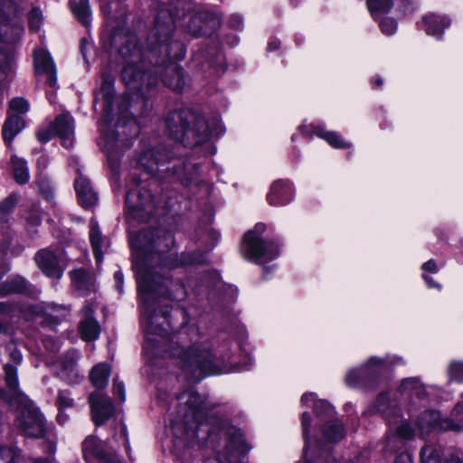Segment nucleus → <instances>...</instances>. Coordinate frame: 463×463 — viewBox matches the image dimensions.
<instances>
[{
	"mask_svg": "<svg viewBox=\"0 0 463 463\" xmlns=\"http://www.w3.org/2000/svg\"><path fill=\"white\" fill-rule=\"evenodd\" d=\"M176 13L162 7L158 12L153 30L148 35V57H161L162 64L149 67L144 60V53L134 33L124 35L116 34L115 41H120L118 53L122 59L121 80L129 91L134 93L121 98L118 103L120 117H127V109H130L131 116L139 114L137 106L144 103L145 90L156 85L158 74L165 86L181 91L184 86L182 68L173 60L184 57L183 45L178 42H170L175 30V16Z\"/></svg>",
	"mask_w": 463,
	"mask_h": 463,
	"instance_id": "obj_1",
	"label": "nucleus"
},
{
	"mask_svg": "<svg viewBox=\"0 0 463 463\" xmlns=\"http://www.w3.org/2000/svg\"><path fill=\"white\" fill-rule=\"evenodd\" d=\"M133 268L136 271L138 292L142 299L141 314L146 320L144 331L148 341H153L150 335H158L161 328L154 325L156 312L153 308L150 300L152 295L159 290L162 279L148 265L146 259L143 256L142 249H137L134 256Z\"/></svg>",
	"mask_w": 463,
	"mask_h": 463,
	"instance_id": "obj_2",
	"label": "nucleus"
},
{
	"mask_svg": "<svg viewBox=\"0 0 463 463\" xmlns=\"http://www.w3.org/2000/svg\"><path fill=\"white\" fill-rule=\"evenodd\" d=\"M165 122L167 134L187 146L204 142L210 135L205 119L190 109L169 111Z\"/></svg>",
	"mask_w": 463,
	"mask_h": 463,
	"instance_id": "obj_3",
	"label": "nucleus"
},
{
	"mask_svg": "<svg viewBox=\"0 0 463 463\" xmlns=\"http://www.w3.org/2000/svg\"><path fill=\"white\" fill-rule=\"evenodd\" d=\"M137 165L147 175L159 179L176 176L185 184L194 178L188 165L181 159L175 158L165 147H149L137 156Z\"/></svg>",
	"mask_w": 463,
	"mask_h": 463,
	"instance_id": "obj_4",
	"label": "nucleus"
},
{
	"mask_svg": "<svg viewBox=\"0 0 463 463\" xmlns=\"http://www.w3.org/2000/svg\"><path fill=\"white\" fill-rule=\"evenodd\" d=\"M170 355L180 359L182 370L194 381L222 371V363L201 343H194L188 348L177 345L170 352Z\"/></svg>",
	"mask_w": 463,
	"mask_h": 463,
	"instance_id": "obj_5",
	"label": "nucleus"
},
{
	"mask_svg": "<svg viewBox=\"0 0 463 463\" xmlns=\"http://www.w3.org/2000/svg\"><path fill=\"white\" fill-rule=\"evenodd\" d=\"M178 410L181 423L184 425L185 437L184 439L188 441L197 436L199 428L207 427L203 420L207 416V410L201 396L192 391L184 392L178 396ZM206 433L215 431L214 427L205 428Z\"/></svg>",
	"mask_w": 463,
	"mask_h": 463,
	"instance_id": "obj_6",
	"label": "nucleus"
},
{
	"mask_svg": "<svg viewBox=\"0 0 463 463\" xmlns=\"http://www.w3.org/2000/svg\"><path fill=\"white\" fill-rule=\"evenodd\" d=\"M131 188L126 196L130 215L140 222H147L155 213L156 204L149 190L141 185L139 177H131Z\"/></svg>",
	"mask_w": 463,
	"mask_h": 463,
	"instance_id": "obj_7",
	"label": "nucleus"
},
{
	"mask_svg": "<svg viewBox=\"0 0 463 463\" xmlns=\"http://www.w3.org/2000/svg\"><path fill=\"white\" fill-rule=\"evenodd\" d=\"M265 224L260 222L255 225L253 231L245 234L241 246V253L244 258L260 262L270 260L279 255L277 246L260 239V234L265 231Z\"/></svg>",
	"mask_w": 463,
	"mask_h": 463,
	"instance_id": "obj_8",
	"label": "nucleus"
},
{
	"mask_svg": "<svg viewBox=\"0 0 463 463\" xmlns=\"http://www.w3.org/2000/svg\"><path fill=\"white\" fill-rule=\"evenodd\" d=\"M19 407L17 428L27 437L41 438L44 434V422L39 410L28 400L21 402Z\"/></svg>",
	"mask_w": 463,
	"mask_h": 463,
	"instance_id": "obj_9",
	"label": "nucleus"
},
{
	"mask_svg": "<svg viewBox=\"0 0 463 463\" xmlns=\"http://www.w3.org/2000/svg\"><path fill=\"white\" fill-rule=\"evenodd\" d=\"M387 364L386 359L372 357L363 367L349 371L345 376V383L351 387H371L378 375L386 368Z\"/></svg>",
	"mask_w": 463,
	"mask_h": 463,
	"instance_id": "obj_10",
	"label": "nucleus"
},
{
	"mask_svg": "<svg viewBox=\"0 0 463 463\" xmlns=\"http://www.w3.org/2000/svg\"><path fill=\"white\" fill-rule=\"evenodd\" d=\"M91 418L96 426L105 424L115 413L111 399L104 392L97 391L89 397Z\"/></svg>",
	"mask_w": 463,
	"mask_h": 463,
	"instance_id": "obj_11",
	"label": "nucleus"
},
{
	"mask_svg": "<svg viewBox=\"0 0 463 463\" xmlns=\"http://www.w3.org/2000/svg\"><path fill=\"white\" fill-rule=\"evenodd\" d=\"M82 453L85 459L97 458L102 463H118L116 453L109 450L105 442L95 436H88L82 442Z\"/></svg>",
	"mask_w": 463,
	"mask_h": 463,
	"instance_id": "obj_12",
	"label": "nucleus"
},
{
	"mask_svg": "<svg viewBox=\"0 0 463 463\" xmlns=\"http://www.w3.org/2000/svg\"><path fill=\"white\" fill-rule=\"evenodd\" d=\"M95 101L100 103L104 113V120L110 122L114 116V77L104 72L102 82L99 92L96 94Z\"/></svg>",
	"mask_w": 463,
	"mask_h": 463,
	"instance_id": "obj_13",
	"label": "nucleus"
},
{
	"mask_svg": "<svg viewBox=\"0 0 463 463\" xmlns=\"http://www.w3.org/2000/svg\"><path fill=\"white\" fill-rule=\"evenodd\" d=\"M219 19L210 12L202 11L193 14L189 19L187 29L193 35H207L219 26Z\"/></svg>",
	"mask_w": 463,
	"mask_h": 463,
	"instance_id": "obj_14",
	"label": "nucleus"
},
{
	"mask_svg": "<svg viewBox=\"0 0 463 463\" xmlns=\"http://www.w3.org/2000/svg\"><path fill=\"white\" fill-rule=\"evenodd\" d=\"M35 261L39 269L48 277L61 279L63 269L60 264L59 256L50 249L39 250L35 255Z\"/></svg>",
	"mask_w": 463,
	"mask_h": 463,
	"instance_id": "obj_15",
	"label": "nucleus"
},
{
	"mask_svg": "<svg viewBox=\"0 0 463 463\" xmlns=\"http://www.w3.org/2000/svg\"><path fill=\"white\" fill-rule=\"evenodd\" d=\"M52 128L60 137L61 145L69 148L73 145L74 137V118L70 113H62L56 117L52 123Z\"/></svg>",
	"mask_w": 463,
	"mask_h": 463,
	"instance_id": "obj_16",
	"label": "nucleus"
},
{
	"mask_svg": "<svg viewBox=\"0 0 463 463\" xmlns=\"http://www.w3.org/2000/svg\"><path fill=\"white\" fill-rule=\"evenodd\" d=\"M34 70L37 74L44 73L47 75V81L51 87H55L57 83L56 69L50 54L43 50H37L33 52Z\"/></svg>",
	"mask_w": 463,
	"mask_h": 463,
	"instance_id": "obj_17",
	"label": "nucleus"
},
{
	"mask_svg": "<svg viewBox=\"0 0 463 463\" xmlns=\"http://www.w3.org/2000/svg\"><path fill=\"white\" fill-rule=\"evenodd\" d=\"M84 318L80 323V333L84 341L96 340L100 333V327L97 320L93 317L94 307L88 303L83 307Z\"/></svg>",
	"mask_w": 463,
	"mask_h": 463,
	"instance_id": "obj_18",
	"label": "nucleus"
},
{
	"mask_svg": "<svg viewBox=\"0 0 463 463\" xmlns=\"http://www.w3.org/2000/svg\"><path fill=\"white\" fill-rule=\"evenodd\" d=\"M74 186L79 203L82 207L90 208L97 203L98 194L86 176L80 175L74 182Z\"/></svg>",
	"mask_w": 463,
	"mask_h": 463,
	"instance_id": "obj_19",
	"label": "nucleus"
},
{
	"mask_svg": "<svg viewBox=\"0 0 463 463\" xmlns=\"http://www.w3.org/2000/svg\"><path fill=\"white\" fill-rule=\"evenodd\" d=\"M74 289L80 296H86L96 290L94 278L84 269H77L69 273Z\"/></svg>",
	"mask_w": 463,
	"mask_h": 463,
	"instance_id": "obj_20",
	"label": "nucleus"
},
{
	"mask_svg": "<svg viewBox=\"0 0 463 463\" xmlns=\"http://www.w3.org/2000/svg\"><path fill=\"white\" fill-rule=\"evenodd\" d=\"M17 7L14 5L11 0H4L3 3H0V24H4L10 19H13L17 14ZM7 28V25H1L0 30H5ZM7 57L4 52H0V72L1 74H5V70L7 68Z\"/></svg>",
	"mask_w": 463,
	"mask_h": 463,
	"instance_id": "obj_21",
	"label": "nucleus"
},
{
	"mask_svg": "<svg viewBox=\"0 0 463 463\" xmlns=\"http://www.w3.org/2000/svg\"><path fill=\"white\" fill-rule=\"evenodd\" d=\"M80 358V353L77 350L68 351L61 361V376L70 383L77 382L80 375L75 368L76 363Z\"/></svg>",
	"mask_w": 463,
	"mask_h": 463,
	"instance_id": "obj_22",
	"label": "nucleus"
},
{
	"mask_svg": "<svg viewBox=\"0 0 463 463\" xmlns=\"http://www.w3.org/2000/svg\"><path fill=\"white\" fill-rule=\"evenodd\" d=\"M424 24V31L427 34L439 38L444 32V29L449 27L450 22L444 16L437 14H430L422 18Z\"/></svg>",
	"mask_w": 463,
	"mask_h": 463,
	"instance_id": "obj_23",
	"label": "nucleus"
},
{
	"mask_svg": "<svg viewBox=\"0 0 463 463\" xmlns=\"http://www.w3.org/2000/svg\"><path fill=\"white\" fill-rule=\"evenodd\" d=\"M290 188L283 181H276L268 194V201L271 205L284 204L290 201Z\"/></svg>",
	"mask_w": 463,
	"mask_h": 463,
	"instance_id": "obj_24",
	"label": "nucleus"
},
{
	"mask_svg": "<svg viewBox=\"0 0 463 463\" xmlns=\"http://www.w3.org/2000/svg\"><path fill=\"white\" fill-rule=\"evenodd\" d=\"M110 373V365L106 363H100L91 369L90 373V380L96 388L103 389L109 383Z\"/></svg>",
	"mask_w": 463,
	"mask_h": 463,
	"instance_id": "obj_25",
	"label": "nucleus"
},
{
	"mask_svg": "<svg viewBox=\"0 0 463 463\" xmlns=\"http://www.w3.org/2000/svg\"><path fill=\"white\" fill-rule=\"evenodd\" d=\"M70 5L78 21L85 27H89L91 18L89 0H70Z\"/></svg>",
	"mask_w": 463,
	"mask_h": 463,
	"instance_id": "obj_26",
	"label": "nucleus"
},
{
	"mask_svg": "<svg viewBox=\"0 0 463 463\" xmlns=\"http://www.w3.org/2000/svg\"><path fill=\"white\" fill-rule=\"evenodd\" d=\"M24 128V122L19 115H12L3 127V137L10 146L14 137Z\"/></svg>",
	"mask_w": 463,
	"mask_h": 463,
	"instance_id": "obj_27",
	"label": "nucleus"
},
{
	"mask_svg": "<svg viewBox=\"0 0 463 463\" xmlns=\"http://www.w3.org/2000/svg\"><path fill=\"white\" fill-rule=\"evenodd\" d=\"M27 288L28 285L26 280L20 276H14L0 283V296H6L13 293H24Z\"/></svg>",
	"mask_w": 463,
	"mask_h": 463,
	"instance_id": "obj_28",
	"label": "nucleus"
},
{
	"mask_svg": "<svg viewBox=\"0 0 463 463\" xmlns=\"http://www.w3.org/2000/svg\"><path fill=\"white\" fill-rule=\"evenodd\" d=\"M161 235H157L156 239H152L149 245H143L144 248H147L152 251L156 252L158 255L166 252L170 250L173 243V237L171 234L161 232Z\"/></svg>",
	"mask_w": 463,
	"mask_h": 463,
	"instance_id": "obj_29",
	"label": "nucleus"
},
{
	"mask_svg": "<svg viewBox=\"0 0 463 463\" xmlns=\"http://www.w3.org/2000/svg\"><path fill=\"white\" fill-rule=\"evenodd\" d=\"M5 375L8 388L14 392V394L17 396V398L20 400V402L27 400V398L18 390L19 383L16 368L13 365L5 364Z\"/></svg>",
	"mask_w": 463,
	"mask_h": 463,
	"instance_id": "obj_30",
	"label": "nucleus"
},
{
	"mask_svg": "<svg viewBox=\"0 0 463 463\" xmlns=\"http://www.w3.org/2000/svg\"><path fill=\"white\" fill-rule=\"evenodd\" d=\"M90 238L94 257L98 262H100L103 259L101 252L102 236L99 230L97 222L93 220L90 221Z\"/></svg>",
	"mask_w": 463,
	"mask_h": 463,
	"instance_id": "obj_31",
	"label": "nucleus"
},
{
	"mask_svg": "<svg viewBox=\"0 0 463 463\" xmlns=\"http://www.w3.org/2000/svg\"><path fill=\"white\" fill-rule=\"evenodd\" d=\"M314 133L325 139L328 144H330L335 148H345L349 147V144L338 137L335 132L333 131H326L322 127H315Z\"/></svg>",
	"mask_w": 463,
	"mask_h": 463,
	"instance_id": "obj_32",
	"label": "nucleus"
},
{
	"mask_svg": "<svg viewBox=\"0 0 463 463\" xmlns=\"http://www.w3.org/2000/svg\"><path fill=\"white\" fill-rule=\"evenodd\" d=\"M323 434L328 442H338L344 438L345 430L339 421H333L324 426Z\"/></svg>",
	"mask_w": 463,
	"mask_h": 463,
	"instance_id": "obj_33",
	"label": "nucleus"
},
{
	"mask_svg": "<svg viewBox=\"0 0 463 463\" xmlns=\"http://www.w3.org/2000/svg\"><path fill=\"white\" fill-rule=\"evenodd\" d=\"M303 404L308 405L309 402L313 404L314 411L317 414H328L333 412V408L325 401H317L314 393L304 394L301 398Z\"/></svg>",
	"mask_w": 463,
	"mask_h": 463,
	"instance_id": "obj_34",
	"label": "nucleus"
},
{
	"mask_svg": "<svg viewBox=\"0 0 463 463\" xmlns=\"http://www.w3.org/2000/svg\"><path fill=\"white\" fill-rule=\"evenodd\" d=\"M210 420V423L211 425L213 424V421L214 422H217L218 421V425H217V428L219 430V431L221 432L222 435H224V436H230L231 437V441L233 443L234 447L236 448L237 450H240V445H241V435H237L238 434V430L232 427H229L227 425V423L223 422V421H220L218 420L217 419H213L212 417L209 419Z\"/></svg>",
	"mask_w": 463,
	"mask_h": 463,
	"instance_id": "obj_35",
	"label": "nucleus"
},
{
	"mask_svg": "<svg viewBox=\"0 0 463 463\" xmlns=\"http://www.w3.org/2000/svg\"><path fill=\"white\" fill-rule=\"evenodd\" d=\"M12 164L15 181L20 184H26L29 180V172L26 162L23 159L14 157L12 159Z\"/></svg>",
	"mask_w": 463,
	"mask_h": 463,
	"instance_id": "obj_36",
	"label": "nucleus"
},
{
	"mask_svg": "<svg viewBox=\"0 0 463 463\" xmlns=\"http://www.w3.org/2000/svg\"><path fill=\"white\" fill-rule=\"evenodd\" d=\"M400 388L402 392H409L411 394H415L420 399L425 396V391L418 378L404 379Z\"/></svg>",
	"mask_w": 463,
	"mask_h": 463,
	"instance_id": "obj_37",
	"label": "nucleus"
},
{
	"mask_svg": "<svg viewBox=\"0 0 463 463\" xmlns=\"http://www.w3.org/2000/svg\"><path fill=\"white\" fill-rule=\"evenodd\" d=\"M17 203V196L14 194H11L6 199H5L2 203H0V221L6 222L8 220V216L14 208Z\"/></svg>",
	"mask_w": 463,
	"mask_h": 463,
	"instance_id": "obj_38",
	"label": "nucleus"
},
{
	"mask_svg": "<svg viewBox=\"0 0 463 463\" xmlns=\"http://www.w3.org/2000/svg\"><path fill=\"white\" fill-rule=\"evenodd\" d=\"M439 414L434 411H425L420 419L419 427L421 430H425V427H434L439 421Z\"/></svg>",
	"mask_w": 463,
	"mask_h": 463,
	"instance_id": "obj_39",
	"label": "nucleus"
},
{
	"mask_svg": "<svg viewBox=\"0 0 463 463\" xmlns=\"http://www.w3.org/2000/svg\"><path fill=\"white\" fill-rule=\"evenodd\" d=\"M301 425L303 430V435L306 440V446L304 449V455L307 456V450L312 447L311 439L308 437L309 428L311 425V417L309 413L304 412L302 414Z\"/></svg>",
	"mask_w": 463,
	"mask_h": 463,
	"instance_id": "obj_40",
	"label": "nucleus"
},
{
	"mask_svg": "<svg viewBox=\"0 0 463 463\" xmlns=\"http://www.w3.org/2000/svg\"><path fill=\"white\" fill-rule=\"evenodd\" d=\"M448 373L450 381L463 382V363L452 362L448 368Z\"/></svg>",
	"mask_w": 463,
	"mask_h": 463,
	"instance_id": "obj_41",
	"label": "nucleus"
},
{
	"mask_svg": "<svg viewBox=\"0 0 463 463\" xmlns=\"http://www.w3.org/2000/svg\"><path fill=\"white\" fill-rule=\"evenodd\" d=\"M396 435L402 439H410L414 435V430L407 421H403L396 427Z\"/></svg>",
	"mask_w": 463,
	"mask_h": 463,
	"instance_id": "obj_42",
	"label": "nucleus"
},
{
	"mask_svg": "<svg viewBox=\"0 0 463 463\" xmlns=\"http://www.w3.org/2000/svg\"><path fill=\"white\" fill-rule=\"evenodd\" d=\"M380 27L385 35H392L397 30V23L394 19L385 17L380 21Z\"/></svg>",
	"mask_w": 463,
	"mask_h": 463,
	"instance_id": "obj_43",
	"label": "nucleus"
},
{
	"mask_svg": "<svg viewBox=\"0 0 463 463\" xmlns=\"http://www.w3.org/2000/svg\"><path fill=\"white\" fill-rule=\"evenodd\" d=\"M29 26L33 31H38L43 22V14L38 8H34L29 14Z\"/></svg>",
	"mask_w": 463,
	"mask_h": 463,
	"instance_id": "obj_44",
	"label": "nucleus"
},
{
	"mask_svg": "<svg viewBox=\"0 0 463 463\" xmlns=\"http://www.w3.org/2000/svg\"><path fill=\"white\" fill-rule=\"evenodd\" d=\"M421 463H439V459L435 451L428 447L424 446L420 450Z\"/></svg>",
	"mask_w": 463,
	"mask_h": 463,
	"instance_id": "obj_45",
	"label": "nucleus"
},
{
	"mask_svg": "<svg viewBox=\"0 0 463 463\" xmlns=\"http://www.w3.org/2000/svg\"><path fill=\"white\" fill-rule=\"evenodd\" d=\"M9 108L15 112L24 113L29 109V104L23 98H15L10 101Z\"/></svg>",
	"mask_w": 463,
	"mask_h": 463,
	"instance_id": "obj_46",
	"label": "nucleus"
},
{
	"mask_svg": "<svg viewBox=\"0 0 463 463\" xmlns=\"http://www.w3.org/2000/svg\"><path fill=\"white\" fill-rule=\"evenodd\" d=\"M57 403L60 409H66L73 406V400L67 391H60Z\"/></svg>",
	"mask_w": 463,
	"mask_h": 463,
	"instance_id": "obj_47",
	"label": "nucleus"
},
{
	"mask_svg": "<svg viewBox=\"0 0 463 463\" xmlns=\"http://www.w3.org/2000/svg\"><path fill=\"white\" fill-rule=\"evenodd\" d=\"M386 402L387 397L385 395H381L377 400V411L381 412L386 419H389L392 412L396 413V411L393 409H387L385 406Z\"/></svg>",
	"mask_w": 463,
	"mask_h": 463,
	"instance_id": "obj_48",
	"label": "nucleus"
},
{
	"mask_svg": "<svg viewBox=\"0 0 463 463\" xmlns=\"http://www.w3.org/2000/svg\"><path fill=\"white\" fill-rule=\"evenodd\" d=\"M15 453L11 448L4 447L0 449V463H14Z\"/></svg>",
	"mask_w": 463,
	"mask_h": 463,
	"instance_id": "obj_49",
	"label": "nucleus"
},
{
	"mask_svg": "<svg viewBox=\"0 0 463 463\" xmlns=\"http://www.w3.org/2000/svg\"><path fill=\"white\" fill-rule=\"evenodd\" d=\"M113 392L116 395L118 396L121 402L126 400L124 383L119 381L118 377H115L113 380Z\"/></svg>",
	"mask_w": 463,
	"mask_h": 463,
	"instance_id": "obj_50",
	"label": "nucleus"
},
{
	"mask_svg": "<svg viewBox=\"0 0 463 463\" xmlns=\"http://www.w3.org/2000/svg\"><path fill=\"white\" fill-rule=\"evenodd\" d=\"M56 135L55 130L52 128V124L45 129H41L38 134L37 137L40 142L46 143L52 139V137Z\"/></svg>",
	"mask_w": 463,
	"mask_h": 463,
	"instance_id": "obj_51",
	"label": "nucleus"
},
{
	"mask_svg": "<svg viewBox=\"0 0 463 463\" xmlns=\"http://www.w3.org/2000/svg\"><path fill=\"white\" fill-rule=\"evenodd\" d=\"M114 279L116 281V288L121 294L123 293V283L124 276L121 271L118 270L114 273Z\"/></svg>",
	"mask_w": 463,
	"mask_h": 463,
	"instance_id": "obj_52",
	"label": "nucleus"
},
{
	"mask_svg": "<svg viewBox=\"0 0 463 463\" xmlns=\"http://www.w3.org/2000/svg\"><path fill=\"white\" fill-rule=\"evenodd\" d=\"M230 26L234 29H240L242 26V18L238 14H232L229 19Z\"/></svg>",
	"mask_w": 463,
	"mask_h": 463,
	"instance_id": "obj_53",
	"label": "nucleus"
},
{
	"mask_svg": "<svg viewBox=\"0 0 463 463\" xmlns=\"http://www.w3.org/2000/svg\"><path fill=\"white\" fill-rule=\"evenodd\" d=\"M422 269L425 271L436 273L438 271V268L435 260H430L427 262L423 263Z\"/></svg>",
	"mask_w": 463,
	"mask_h": 463,
	"instance_id": "obj_54",
	"label": "nucleus"
},
{
	"mask_svg": "<svg viewBox=\"0 0 463 463\" xmlns=\"http://www.w3.org/2000/svg\"><path fill=\"white\" fill-rule=\"evenodd\" d=\"M394 463H412V459L409 453H401L396 458Z\"/></svg>",
	"mask_w": 463,
	"mask_h": 463,
	"instance_id": "obj_55",
	"label": "nucleus"
},
{
	"mask_svg": "<svg viewBox=\"0 0 463 463\" xmlns=\"http://www.w3.org/2000/svg\"><path fill=\"white\" fill-rule=\"evenodd\" d=\"M10 357L16 364H19L22 361V354L16 349L10 351Z\"/></svg>",
	"mask_w": 463,
	"mask_h": 463,
	"instance_id": "obj_56",
	"label": "nucleus"
},
{
	"mask_svg": "<svg viewBox=\"0 0 463 463\" xmlns=\"http://www.w3.org/2000/svg\"><path fill=\"white\" fill-rule=\"evenodd\" d=\"M423 279L425 280V282L427 283V285L429 286V288H440L441 286L439 284V283H436L433 279L428 275H423Z\"/></svg>",
	"mask_w": 463,
	"mask_h": 463,
	"instance_id": "obj_57",
	"label": "nucleus"
},
{
	"mask_svg": "<svg viewBox=\"0 0 463 463\" xmlns=\"http://www.w3.org/2000/svg\"><path fill=\"white\" fill-rule=\"evenodd\" d=\"M279 42L278 41H272L269 43L268 50L269 51H274L279 48Z\"/></svg>",
	"mask_w": 463,
	"mask_h": 463,
	"instance_id": "obj_58",
	"label": "nucleus"
},
{
	"mask_svg": "<svg viewBox=\"0 0 463 463\" xmlns=\"http://www.w3.org/2000/svg\"><path fill=\"white\" fill-rule=\"evenodd\" d=\"M447 463H463V461L458 457H451Z\"/></svg>",
	"mask_w": 463,
	"mask_h": 463,
	"instance_id": "obj_59",
	"label": "nucleus"
},
{
	"mask_svg": "<svg viewBox=\"0 0 463 463\" xmlns=\"http://www.w3.org/2000/svg\"><path fill=\"white\" fill-rule=\"evenodd\" d=\"M13 29L15 31L17 34H19L22 32V27L17 23L14 24Z\"/></svg>",
	"mask_w": 463,
	"mask_h": 463,
	"instance_id": "obj_60",
	"label": "nucleus"
},
{
	"mask_svg": "<svg viewBox=\"0 0 463 463\" xmlns=\"http://www.w3.org/2000/svg\"><path fill=\"white\" fill-rule=\"evenodd\" d=\"M146 237H148V235H147V233H146V232H139V234H138V240H139L140 241H141L143 239L146 238Z\"/></svg>",
	"mask_w": 463,
	"mask_h": 463,
	"instance_id": "obj_61",
	"label": "nucleus"
},
{
	"mask_svg": "<svg viewBox=\"0 0 463 463\" xmlns=\"http://www.w3.org/2000/svg\"><path fill=\"white\" fill-rule=\"evenodd\" d=\"M57 420L60 421L61 424H64L65 422V418L61 413L58 414Z\"/></svg>",
	"mask_w": 463,
	"mask_h": 463,
	"instance_id": "obj_62",
	"label": "nucleus"
},
{
	"mask_svg": "<svg viewBox=\"0 0 463 463\" xmlns=\"http://www.w3.org/2000/svg\"><path fill=\"white\" fill-rule=\"evenodd\" d=\"M7 330V326L5 325H3L1 322H0V333H5Z\"/></svg>",
	"mask_w": 463,
	"mask_h": 463,
	"instance_id": "obj_63",
	"label": "nucleus"
},
{
	"mask_svg": "<svg viewBox=\"0 0 463 463\" xmlns=\"http://www.w3.org/2000/svg\"><path fill=\"white\" fill-rule=\"evenodd\" d=\"M55 449H56L55 444L54 443L50 444V446H49L50 452L53 453L55 451Z\"/></svg>",
	"mask_w": 463,
	"mask_h": 463,
	"instance_id": "obj_64",
	"label": "nucleus"
}]
</instances>
